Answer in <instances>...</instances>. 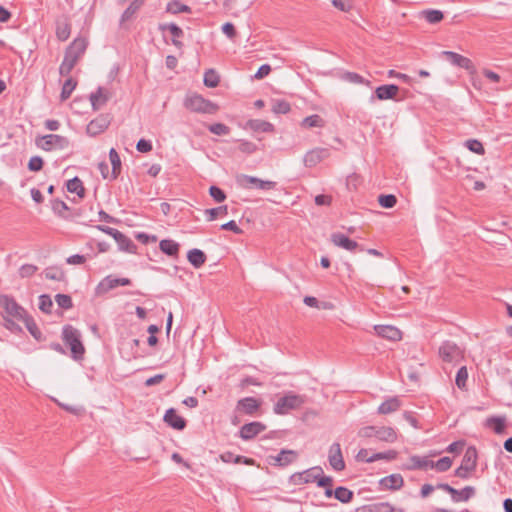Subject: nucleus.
I'll return each mask as SVG.
<instances>
[{
  "instance_id": "nucleus-1",
  "label": "nucleus",
  "mask_w": 512,
  "mask_h": 512,
  "mask_svg": "<svg viewBox=\"0 0 512 512\" xmlns=\"http://www.w3.org/2000/svg\"><path fill=\"white\" fill-rule=\"evenodd\" d=\"M62 340L70 348L71 357L74 360H82L85 354V347L81 341V334L72 325H65L62 329Z\"/></svg>"
},
{
  "instance_id": "nucleus-2",
  "label": "nucleus",
  "mask_w": 512,
  "mask_h": 512,
  "mask_svg": "<svg viewBox=\"0 0 512 512\" xmlns=\"http://www.w3.org/2000/svg\"><path fill=\"white\" fill-rule=\"evenodd\" d=\"M184 106L192 112L202 114H215L219 110L216 103L196 93L185 98Z\"/></svg>"
},
{
  "instance_id": "nucleus-3",
  "label": "nucleus",
  "mask_w": 512,
  "mask_h": 512,
  "mask_svg": "<svg viewBox=\"0 0 512 512\" xmlns=\"http://www.w3.org/2000/svg\"><path fill=\"white\" fill-rule=\"evenodd\" d=\"M358 435L363 438L375 437L387 443H394L398 438L397 432L392 427L386 426H365L359 430Z\"/></svg>"
},
{
  "instance_id": "nucleus-4",
  "label": "nucleus",
  "mask_w": 512,
  "mask_h": 512,
  "mask_svg": "<svg viewBox=\"0 0 512 512\" xmlns=\"http://www.w3.org/2000/svg\"><path fill=\"white\" fill-rule=\"evenodd\" d=\"M305 403V396L289 392L280 397L274 404L273 411L278 415L288 414L291 410L300 408Z\"/></svg>"
},
{
  "instance_id": "nucleus-5",
  "label": "nucleus",
  "mask_w": 512,
  "mask_h": 512,
  "mask_svg": "<svg viewBox=\"0 0 512 512\" xmlns=\"http://www.w3.org/2000/svg\"><path fill=\"white\" fill-rule=\"evenodd\" d=\"M35 143L38 148L47 152L53 150H64L70 146V140L67 137L58 134H48L38 137L36 138Z\"/></svg>"
},
{
  "instance_id": "nucleus-6",
  "label": "nucleus",
  "mask_w": 512,
  "mask_h": 512,
  "mask_svg": "<svg viewBox=\"0 0 512 512\" xmlns=\"http://www.w3.org/2000/svg\"><path fill=\"white\" fill-rule=\"evenodd\" d=\"M96 228L101 232L113 237L117 242L120 250L129 253H136L137 246L129 237H127L119 230L105 225H97Z\"/></svg>"
},
{
  "instance_id": "nucleus-7",
  "label": "nucleus",
  "mask_w": 512,
  "mask_h": 512,
  "mask_svg": "<svg viewBox=\"0 0 512 512\" xmlns=\"http://www.w3.org/2000/svg\"><path fill=\"white\" fill-rule=\"evenodd\" d=\"M236 183L243 189H259V190H272L276 187L277 183L270 180H262L255 176L240 174L236 176Z\"/></svg>"
},
{
  "instance_id": "nucleus-8",
  "label": "nucleus",
  "mask_w": 512,
  "mask_h": 512,
  "mask_svg": "<svg viewBox=\"0 0 512 512\" xmlns=\"http://www.w3.org/2000/svg\"><path fill=\"white\" fill-rule=\"evenodd\" d=\"M0 306L7 316L17 320H22L27 314L26 310L10 295L0 294Z\"/></svg>"
},
{
  "instance_id": "nucleus-9",
  "label": "nucleus",
  "mask_w": 512,
  "mask_h": 512,
  "mask_svg": "<svg viewBox=\"0 0 512 512\" xmlns=\"http://www.w3.org/2000/svg\"><path fill=\"white\" fill-rule=\"evenodd\" d=\"M261 405V399L255 397H244L237 401L235 406V413L253 417L258 414Z\"/></svg>"
},
{
  "instance_id": "nucleus-10",
  "label": "nucleus",
  "mask_w": 512,
  "mask_h": 512,
  "mask_svg": "<svg viewBox=\"0 0 512 512\" xmlns=\"http://www.w3.org/2000/svg\"><path fill=\"white\" fill-rule=\"evenodd\" d=\"M445 57L453 66L465 69L470 75L476 74L477 70L471 59L453 51H443Z\"/></svg>"
},
{
  "instance_id": "nucleus-11",
  "label": "nucleus",
  "mask_w": 512,
  "mask_h": 512,
  "mask_svg": "<svg viewBox=\"0 0 512 512\" xmlns=\"http://www.w3.org/2000/svg\"><path fill=\"white\" fill-rule=\"evenodd\" d=\"M323 473V469L320 466L309 468L302 472H296L290 476V482L294 485H302L315 482L317 475Z\"/></svg>"
},
{
  "instance_id": "nucleus-12",
  "label": "nucleus",
  "mask_w": 512,
  "mask_h": 512,
  "mask_svg": "<svg viewBox=\"0 0 512 512\" xmlns=\"http://www.w3.org/2000/svg\"><path fill=\"white\" fill-rule=\"evenodd\" d=\"M439 355L443 361L450 363L460 360L462 358V351L454 342L445 341L439 347Z\"/></svg>"
},
{
  "instance_id": "nucleus-13",
  "label": "nucleus",
  "mask_w": 512,
  "mask_h": 512,
  "mask_svg": "<svg viewBox=\"0 0 512 512\" xmlns=\"http://www.w3.org/2000/svg\"><path fill=\"white\" fill-rule=\"evenodd\" d=\"M298 458L295 450L282 449L276 456H269L268 461L272 466L287 467L294 463Z\"/></svg>"
},
{
  "instance_id": "nucleus-14",
  "label": "nucleus",
  "mask_w": 512,
  "mask_h": 512,
  "mask_svg": "<svg viewBox=\"0 0 512 512\" xmlns=\"http://www.w3.org/2000/svg\"><path fill=\"white\" fill-rule=\"evenodd\" d=\"M266 429V426L258 421L244 424L239 431V435L243 440H251Z\"/></svg>"
},
{
  "instance_id": "nucleus-15",
  "label": "nucleus",
  "mask_w": 512,
  "mask_h": 512,
  "mask_svg": "<svg viewBox=\"0 0 512 512\" xmlns=\"http://www.w3.org/2000/svg\"><path fill=\"white\" fill-rule=\"evenodd\" d=\"M329 463L335 471L345 469V462L342 456L341 446L339 443H333L329 449Z\"/></svg>"
},
{
  "instance_id": "nucleus-16",
  "label": "nucleus",
  "mask_w": 512,
  "mask_h": 512,
  "mask_svg": "<svg viewBox=\"0 0 512 512\" xmlns=\"http://www.w3.org/2000/svg\"><path fill=\"white\" fill-rule=\"evenodd\" d=\"M330 156L327 148H315L308 151L304 156V163L307 167H313Z\"/></svg>"
},
{
  "instance_id": "nucleus-17",
  "label": "nucleus",
  "mask_w": 512,
  "mask_h": 512,
  "mask_svg": "<svg viewBox=\"0 0 512 512\" xmlns=\"http://www.w3.org/2000/svg\"><path fill=\"white\" fill-rule=\"evenodd\" d=\"M331 242L338 247H341L347 251H355L356 249H360V251H363L364 249L359 246V244L347 237L346 235L342 233H333L331 234Z\"/></svg>"
},
{
  "instance_id": "nucleus-18",
  "label": "nucleus",
  "mask_w": 512,
  "mask_h": 512,
  "mask_svg": "<svg viewBox=\"0 0 512 512\" xmlns=\"http://www.w3.org/2000/svg\"><path fill=\"white\" fill-rule=\"evenodd\" d=\"M399 92V87L395 84H385L378 86L375 89V97L380 100H392L395 99L397 94ZM371 99H374V96H372Z\"/></svg>"
},
{
  "instance_id": "nucleus-19",
  "label": "nucleus",
  "mask_w": 512,
  "mask_h": 512,
  "mask_svg": "<svg viewBox=\"0 0 512 512\" xmlns=\"http://www.w3.org/2000/svg\"><path fill=\"white\" fill-rule=\"evenodd\" d=\"M374 329L378 336L391 341H399L402 338L401 331L391 325H376Z\"/></svg>"
},
{
  "instance_id": "nucleus-20",
  "label": "nucleus",
  "mask_w": 512,
  "mask_h": 512,
  "mask_svg": "<svg viewBox=\"0 0 512 512\" xmlns=\"http://www.w3.org/2000/svg\"><path fill=\"white\" fill-rule=\"evenodd\" d=\"M163 419L168 426L176 430H183L187 425L186 420L180 415H178L174 408H169L165 412Z\"/></svg>"
},
{
  "instance_id": "nucleus-21",
  "label": "nucleus",
  "mask_w": 512,
  "mask_h": 512,
  "mask_svg": "<svg viewBox=\"0 0 512 512\" xmlns=\"http://www.w3.org/2000/svg\"><path fill=\"white\" fill-rule=\"evenodd\" d=\"M110 97L111 94L107 89L98 87L96 92L91 93L89 97L93 110H99L108 102Z\"/></svg>"
},
{
  "instance_id": "nucleus-22",
  "label": "nucleus",
  "mask_w": 512,
  "mask_h": 512,
  "mask_svg": "<svg viewBox=\"0 0 512 512\" xmlns=\"http://www.w3.org/2000/svg\"><path fill=\"white\" fill-rule=\"evenodd\" d=\"M244 129L252 130L253 132L273 133L275 127L272 123L261 119H250L246 122Z\"/></svg>"
},
{
  "instance_id": "nucleus-23",
  "label": "nucleus",
  "mask_w": 512,
  "mask_h": 512,
  "mask_svg": "<svg viewBox=\"0 0 512 512\" xmlns=\"http://www.w3.org/2000/svg\"><path fill=\"white\" fill-rule=\"evenodd\" d=\"M159 30L165 31L168 30L172 35V44L177 47L178 49H182L184 44L179 39L183 37L184 32L183 30L175 23H169V24H160Z\"/></svg>"
},
{
  "instance_id": "nucleus-24",
  "label": "nucleus",
  "mask_w": 512,
  "mask_h": 512,
  "mask_svg": "<svg viewBox=\"0 0 512 512\" xmlns=\"http://www.w3.org/2000/svg\"><path fill=\"white\" fill-rule=\"evenodd\" d=\"M108 126L109 120L106 116L101 115L89 122L87 125V133L91 136H96L104 132Z\"/></svg>"
},
{
  "instance_id": "nucleus-25",
  "label": "nucleus",
  "mask_w": 512,
  "mask_h": 512,
  "mask_svg": "<svg viewBox=\"0 0 512 512\" xmlns=\"http://www.w3.org/2000/svg\"><path fill=\"white\" fill-rule=\"evenodd\" d=\"M379 484L387 490H399L404 485V479L401 474H391L380 479Z\"/></svg>"
},
{
  "instance_id": "nucleus-26",
  "label": "nucleus",
  "mask_w": 512,
  "mask_h": 512,
  "mask_svg": "<svg viewBox=\"0 0 512 512\" xmlns=\"http://www.w3.org/2000/svg\"><path fill=\"white\" fill-rule=\"evenodd\" d=\"M130 284L131 280L129 278H116L112 275H108L101 281L99 286L103 288L104 291H109L118 286H128Z\"/></svg>"
},
{
  "instance_id": "nucleus-27",
  "label": "nucleus",
  "mask_w": 512,
  "mask_h": 512,
  "mask_svg": "<svg viewBox=\"0 0 512 512\" xmlns=\"http://www.w3.org/2000/svg\"><path fill=\"white\" fill-rule=\"evenodd\" d=\"M88 46V41L84 37H77L73 40V42L66 48V50L72 55L77 56V58H81Z\"/></svg>"
},
{
  "instance_id": "nucleus-28",
  "label": "nucleus",
  "mask_w": 512,
  "mask_h": 512,
  "mask_svg": "<svg viewBox=\"0 0 512 512\" xmlns=\"http://www.w3.org/2000/svg\"><path fill=\"white\" fill-rule=\"evenodd\" d=\"M477 450L474 446H470L466 449L464 456L461 461V466L467 468L468 470L475 471L477 467Z\"/></svg>"
},
{
  "instance_id": "nucleus-29",
  "label": "nucleus",
  "mask_w": 512,
  "mask_h": 512,
  "mask_svg": "<svg viewBox=\"0 0 512 512\" xmlns=\"http://www.w3.org/2000/svg\"><path fill=\"white\" fill-rule=\"evenodd\" d=\"M187 259L194 268L199 269L206 262L207 256L202 250L193 248L188 251Z\"/></svg>"
},
{
  "instance_id": "nucleus-30",
  "label": "nucleus",
  "mask_w": 512,
  "mask_h": 512,
  "mask_svg": "<svg viewBox=\"0 0 512 512\" xmlns=\"http://www.w3.org/2000/svg\"><path fill=\"white\" fill-rule=\"evenodd\" d=\"M401 407V400L398 397H391L380 404L377 412L382 415L390 414L399 410Z\"/></svg>"
},
{
  "instance_id": "nucleus-31",
  "label": "nucleus",
  "mask_w": 512,
  "mask_h": 512,
  "mask_svg": "<svg viewBox=\"0 0 512 512\" xmlns=\"http://www.w3.org/2000/svg\"><path fill=\"white\" fill-rule=\"evenodd\" d=\"M71 34V24L67 18L59 19L56 22V37L60 41H66Z\"/></svg>"
},
{
  "instance_id": "nucleus-32",
  "label": "nucleus",
  "mask_w": 512,
  "mask_h": 512,
  "mask_svg": "<svg viewBox=\"0 0 512 512\" xmlns=\"http://www.w3.org/2000/svg\"><path fill=\"white\" fill-rule=\"evenodd\" d=\"M160 250L170 257H177L179 254L180 245L171 239H163L159 243Z\"/></svg>"
},
{
  "instance_id": "nucleus-33",
  "label": "nucleus",
  "mask_w": 512,
  "mask_h": 512,
  "mask_svg": "<svg viewBox=\"0 0 512 512\" xmlns=\"http://www.w3.org/2000/svg\"><path fill=\"white\" fill-rule=\"evenodd\" d=\"M66 188L68 192L77 194V196L81 199L85 197L86 190L84 188L83 182L77 176L67 181Z\"/></svg>"
},
{
  "instance_id": "nucleus-34",
  "label": "nucleus",
  "mask_w": 512,
  "mask_h": 512,
  "mask_svg": "<svg viewBox=\"0 0 512 512\" xmlns=\"http://www.w3.org/2000/svg\"><path fill=\"white\" fill-rule=\"evenodd\" d=\"M109 158L112 165V171L110 175L111 180L117 179V177L121 173V159L119 154L114 148H111L109 151Z\"/></svg>"
},
{
  "instance_id": "nucleus-35",
  "label": "nucleus",
  "mask_w": 512,
  "mask_h": 512,
  "mask_svg": "<svg viewBox=\"0 0 512 512\" xmlns=\"http://www.w3.org/2000/svg\"><path fill=\"white\" fill-rule=\"evenodd\" d=\"M431 460L427 457H420L417 455L411 456L409 459V464L406 466L408 470H416V469H426L430 468Z\"/></svg>"
},
{
  "instance_id": "nucleus-36",
  "label": "nucleus",
  "mask_w": 512,
  "mask_h": 512,
  "mask_svg": "<svg viewBox=\"0 0 512 512\" xmlns=\"http://www.w3.org/2000/svg\"><path fill=\"white\" fill-rule=\"evenodd\" d=\"M476 491L473 486H465L462 490L456 489V494L451 495L453 502L468 501L475 495Z\"/></svg>"
},
{
  "instance_id": "nucleus-37",
  "label": "nucleus",
  "mask_w": 512,
  "mask_h": 512,
  "mask_svg": "<svg viewBox=\"0 0 512 512\" xmlns=\"http://www.w3.org/2000/svg\"><path fill=\"white\" fill-rule=\"evenodd\" d=\"M145 0H134L130 3V5L126 8L121 16V22L129 21L134 14L141 8L144 4Z\"/></svg>"
},
{
  "instance_id": "nucleus-38",
  "label": "nucleus",
  "mask_w": 512,
  "mask_h": 512,
  "mask_svg": "<svg viewBox=\"0 0 512 512\" xmlns=\"http://www.w3.org/2000/svg\"><path fill=\"white\" fill-rule=\"evenodd\" d=\"M301 126L304 128H313V127L322 128L325 126V121L320 115L313 114L308 117H305L301 122Z\"/></svg>"
},
{
  "instance_id": "nucleus-39",
  "label": "nucleus",
  "mask_w": 512,
  "mask_h": 512,
  "mask_svg": "<svg viewBox=\"0 0 512 512\" xmlns=\"http://www.w3.org/2000/svg\"><path fill=\"white\" fill-rule=\"evenodd\" d=\"M353 491L346 487L339 486L334 490V497L342 503H350L353 499Z\"/></svg>"
},
{
  "instance_id": "nucleus-40",
  "label": "nucleus",
  "mask_w": 512,
  "mask_h": 512,
  "mask_svg": "<svg viewBox=\"0 0 512 512\" xmlns=\"http://www.w3.org/2000/svg\"><path fill=\"white\" fill-rule=\"evenodd\" d=\"M76 86H77L76 80H74L72 77L67 78L62 86V90H61V94H60L61 101H66L67 99H69L73 90L76 88Z\"/></svg>"
},
{
  "instance_id": "nucleus-41",
  "label": "nucleus",
  "mask_w": 512,
  "mask_h": 512,
  "mask_svg": "<svg viewBox=\"0 0 512 512\" xmlns=\"http://www.w3.org/2000/svg\"><path fill=\"white\" fill-rule=\"evenodd\" d=\"M166 11L172 14L190 13L191 8L186 4L173 0L167 4Z\"/></svg>"
},
{
  "instance_id": "nucleus-42",
  "label": "nucleus",
  "mask_w": 512,
  "mask_h": 512,
  "mask_svg": "<svg viewBox=\"0 0 512 512\" xmlns=\"http://www.w3.org/2000/svg\"><path fill=\"white\" fill-rule=\"evenodd\" d=\"M21 321L25 323L27 330L35 339L39 340L41 338L42 333L32 317L26 314Z\"/></svg>"
},
{
  "instance_id": "nucleus-43",
  "label": "nucleus",
  "mask_w": 512,
  "mask_h": 512,
  "mask_svg": "<svg viewBox=\"0 0 512 512\" xmlns=\"http://www.w3.org/2000/svg\"><path fill=\"white\" fill-rule=\"evenodd\" d=\"M204 85L209 88H215L219 85L220 77L215 70L209 69L204 73Z\"/></svg>"
},
{
  "instance_id": "nucleus-44",
  "label": "nucleus",
  "mask_w": 512,
  "mask_h": 512,
  "mask_svg": "<svg viewBox=\"0 0 512 512\" xmlns=\"http://www.w3.org/2000/svg\"><path fill=\"white\" fill-rule=\"evenodd\" d=\"M291 110L290 103L286 100L276 99L272 101V112L275 114H287Z\"/></svg>"
},
{
  "instance_id": "nucleus-45",
  "label": "nucleus",
  "mask_w": 512,
  "mask_h": 512,
  "mask_svg": "<svg viewBox=\"0 0 512 512\" xmlns=\"http://www.w3.org/2000/svg\"><path fill=\"white\" fill-rule=\"evenodd\" d=\"M425 20L430 24H436L443 20L444 15L440 10L428 9L422 12Z\"/></svg>"
},
{
  "instance_id": "nucleus-46",
  "label": "nucleus",
  "mask_w": 512,
  "mask_h": 512,
  "mask_svg": "<svg viewBox=\"0 0 512 512\" xmlns=\"http://www.w3.org/2000/svg\"><path fill=\"white\" fill-rule=\"evenodd\" d=\"M452 466V459L448 456L442 457L436 462L431 460L430 468H434L439 472H445Z\"/></svg>"
},
{
  "instance_id": "nucleus-47",
  "label": "nucleus",
  "mask_w": 512,
  "mask_h": 512,
  "mask_svg": "<svg viewBox=\"0 0 512 512\" xmlns=\"http://www.w3.org/2000/svg\"><path fill=\"white\" fill-rule=\"evenodd\" d=\"M490 427L493 428L496 434H503L505 432V419L501 417H491L487 420Z\"/></svg>"
},
{
  "instance_id": "nucleus-48",
  "label": "nucleus",
  "mask_w": 512,
  "mask_h": 512,
  "mask_svg": "<svg viewBox=\"0 0 512 512\" xmlns=\"http://www.w3.org/2000/svg\"><path fill=\"white\" fill-rule=\"evenodd\" d=\"M45 277L55 281H63L65 279V273L58 267H48L45 269Z\"/></svg>"
},
{
  "instance_id": "nucleus-49",
  "label": "nucleus",
  "mask_w": 512,
  "mask_h": 512,
  "mask_svg": "<svg viewBox=\"0 0 512 512\" xmlns=\"http://www.w3.org/2000/svg\"><path fill=\"white\" fill-rule=\"evenodd\" d=\"M205 214L207 215L208 221H214L219 215H227L228 207L227 205H222L219 207L206 209Z\"/></svg>"
},
{
  "instance_id": "nucleus-50",
  "label": "nucleus",
  "mask_w": 512,
  "mask_h": 512,
  "mask_svg": "<svg viewBox=\"0 0 512 512\" xmlns=\"http://www.w3.org/2000/svg\"><path fill=\"white\" fill-rule=\"evenodd\" d=\"M52 210L55 214H57L60 217L67 218L68 216L65 214V212L69 211V207L67 204L60 200L55 199L52 201Z\"/></svg>"
},
{
  "instance_id": "nucleus-51",
  "label": "nucleus",
  "mask_w": 512,
  "mask_h": 512,
  "mask_svg": "<svg viewBox=\"0 0 512 512\" xmlns=\"http://www.w3.org/2000/svg\"><path fill=\"white\" fill-rule=\"evenodd\" d=\"M397 455H398L397 451H395V450H388L386 452L374 453L373 455H371L369 457L368 460L370 462H375L377 460H382V459L390 461V460L396 459Z\"/></svg>"
},
{
  "instance_id": "nucleus-52",
  "label": "nucleus",
  "mask_w": 512,
  "mask_h": 512,
  "mask_svg": "<svg viewBox=\"0 0 512 512\" xmlns=\"http://www.w3.org/2000/svg\"><path fill=\"white\" fill-rule=\"evenodd\" d=\"M378 203L383 208H393L397 203V198L393 194H381L378 197Z\"/></svg>"
},
{
  "instance_id": "nucleus-53",
  "label": "nucleus",
  "mask_w": 512,
  "mask_h": 512,
  "mask_svg": "<svg viewBox=\"0 0 512 512\" xmlns=\"http://www.w3.org/2000/svg\"><path fill=\"white\" fill-rule=\"evenodd\" d=\"M52 307H53V302L49 295L42 294L39 296V309L42 312H44L46 314H50L52 311Z\"/></svg>"
},
{
  "instance_id": "nucleus-54",
  "label": "nucleus",
  "mask_w": 512,
  "mask_h": 512,
  "mask_svg": "<svg viewBox=\"0 0 512 512\" xmlns=\"http://www.w3.org/2000/svg\"><path fill=\"white\" fill-rule=\"evenodd\" d=\"M55 301L62 309L68 310L73 307L72 298L67 294H57L55 296Z\"/></svg>"
},
{
  "instance_id": "nucleus-55",
  "label": "nucleus",
  "mask_w": 512,
  "mask_h": 512,
  "mask_svg": "<svg viewBox=\"0 0 512 512\" xmlns=\"http://www.w3.org/2000/svg\"><path fill=\"white\" fill-rule=\"evenodd\" d=\"M468 379V371L465 366H462L456 374L455 383L458 388L463 389L466 386V382Z\"/></svg>"
},
{
  "instance_id": "nucleus-56",
  "label": "nucleus",
  "mask_w": 512,
  "mask_h": 512,
  "mask_svg": "<svg viewBox=\"0 0 512 512\" xmlns=\"http://www.w3.org/2000/svg\"><path fill=\"white\" fill-rule=\"evenodd\" d=\"M208 130L215 135H228L230 128L223 123H214L208 126Z\"/></svg>"
},
{
  "instance_id": "nucleus-57",
  "label": "nucleus",
  "mask_w": 512,
  "mask_h": 512,
  "mask_svg": "<svg viewBox=\"0 0 512 512\" xmlns=\"http://www.w3.org/2000/svg\"><path fill=\"white\" fill-rule=\"evenodd\" d=\"M238 149L246 154H253L257 151V145L248 140H239Z\"/></svg>"
},
{
  "instance_id": "nucleus-58",
  "label": "nucleus",
  "mask_w": 512,
  "mask_h": 512,
  "mask_svg": "<svg viewBox=\"0 0 512 512\" xmlns=\"http://www.w3.org/2000/svg\"><path fill=\"white\" fill-rule=\"evenodd\" d=\"M209 194L218 203H221V202L225 201V199H226L225 192L221 188H219L218 186H215V185L210 186Z\"/></svg>"
},
{
  "instance_id": "nucleus-59",
  "label": "nucleus",
  "mask_w": 512,
  "mask_h": 512,
  "mask_svg": "<svg viewBox=\"0 0 512 512\" xmlns=\"http://www.w3.org/2000/svg\"><path fill=\"white\" fill-rule=\"evenodd\" d=\"M44 161L40 156H33L28 162V169L33 172L42 170Z\"/></svg>"
},
{
  "instance_id": "nucleus-60",
  "label": "nucleus",
  "mask_w": 512,
  "mask_h": 512,
  "mask_svg": "<svg viewBox=\"0 0 512 512\" xmlns=\"http://www.w3.org/2000/svg\"><path fill=\"white\" fill-rule=\"evenodd\" d=\"M466 146L470 151H472L476 154H479V155H483L485 152V149H484L482 143L475 139L468 140L466 142Z\"/></svg>"
},
{
  "instance_id": "nucleus-61",
  "label": "nucleus",
  "mask_w": 512,
  "mask_h": 512,
  "mask_svg": "<svg viewBox=\"0 0 512 512\" xmlns=\"http://www.w3.org/2000/svg\"><path fill=\"white\" fill-rule=\"evenodd\" d=\"M332 5L342 12H349L353 8L350 0H332Z\"/></svg>"
},
{
  "instance_id": "nucleus-62",
  "label": "nucleus",
  "mask_w": 512,
  "mask_h": 512,
  "mask_svg": "<svg viewBox=\"0 0 512 512\" xmlns=\"http://www.w3.org/2000/svg\"><path fill=\"white\" fill-rule=\"evenodd\" d=\"M37 269L33 264H24L20 267L19 274L22 278L31 277L36 273Z\"/></svg>"
},
{
  "instance_id": "nucleus-63",
  "label": "nucleus",
  "mask_w": 512,
  "mask_h": 512,
  "mask_svg": "<svg viewBox=\"0 0 512 512\" xmlns=\"http://www.w3.org/2000/svg\"><path fill=\"white\" fill-rule=\"evenodd\" d=\"M317 478L315 482L319 487L329 488L333 486V479L330 476H325L324 473L316 474Z\"/></svg>"
},
{
  "instance_id": "nucleus-64",
  "label": "nucleus",
  "mask_w": 512,
  "mask_h": 512,
  "mask_svg": "<svg viewBox=\"0 0 512 512\" xmlns=\"http://www.w3.org/2000/svg\"><path fill=\"white\" fill-rule=\"evenodd\" d=\"M376 509L380 512H404L401 508H396L388 502L376 503Z\"/></svg>"
}]
</instances>
